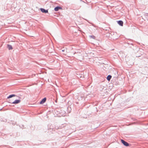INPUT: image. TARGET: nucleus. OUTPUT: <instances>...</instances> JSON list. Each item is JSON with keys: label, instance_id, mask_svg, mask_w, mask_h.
<instances>
[{"label": "nucleus", "instance_id": "obj_1", "mask_svg": "<svg viewBox=\"0 0 148 148\" xmlns=\"http://www.w3.org/2000/svg\"><path fill=\"white\" fill-rule=\"evenodd\" d=\"M121 142L125 146H129V144L127 142L125 141L124 140L122 139L121 140Z\"/></svg>", "mask_w": 148, "mask_h": 148}, {"label": "nucleus", "instance_id": "obj_2", "mask_svg": "<svg viewBox=\"0 0 148 148\" xmlns=\"http://www.w3.org/2000/svg\"><path fill=\"white\" fill-rule=\"evenodd\" d=\"M40 10L42 13H48V10H45L44 9H43V8H40Z\"/></svg>", "mask_w": 148, "mask_h": 148}, {"label": "nucleus", "instance_id": "obj_3", "mask_svg": "<svg viewBox=\"0 0 148 148\" xmlns=\"http://www.w3.org/2000/svg\"><path fill=\"white\" fill-rule=\"evenodd\" d=\"M21 101L20 100H16L14 102L12 103L13 104H17L19 103Z\"/></svg>", "mask_w": 148, "mask_h": 148}, {"label": "nucleus", "instance_id": "obj_4", "mask_svg": "<svg viewBox=\"0 0 148 148\" xmlns=\"http://www.w3.org/2000/svg\"><path fill=\"white\" fill-rule=\"evenodd\" d=\"M46 98H44L40 102V104H42L44 103L46 101Z\"/></svg>", "mask_w": 148, "mask_h": 148}, {"label": "nucleus", "instance_id": "obj_5", "mask_svg": "<svg viewBox=\"0 0 148 148\" xmlns=\"http://www.w3.org/2000/svg\"><path fill=\"white\" fill-rule=\"evenodd\" d=\"M118 23L121 26H123V22L121 21H118Z\"/></svg>", "mask_w": 148, "mask_h": 148}, {"label": "nucleus", "instance_id": "obj_6", "mask_svg": "<svg viewBox=\"0 0 148 148\" xmlns=\"http://www.w3.org/2000/svg\"><path fill=\"white\" fill-rule=\"evenodd\" d=\"M61 9V8L60 7H57L55 8L54 10L55 11H58L59 9Z\"/></svg>", "mask_w": 148, "mask_h": 148}, {"label": "nucleus", "instance_id": "obj_7", "mask_svg": "<svg viewBox=\"0 0 148 148\" xmlns=\"http://www.w3.org/2000/svg\"><path fill=\"white\" fill-rule=\"evenodd\" d=\"M112 77V76L111 75H108L107 77V79L109 81L110 79H111V78Z\"/></svg>", "mask_w": 148, "mask_h": 148}, {"label": "nucleus", "instance_id": "obj_8", "mask_svg": "<svg viewBox=\"0 0 148 148\" xmlns=\"http://www.w3.org/2000/svg\"><path fill=\"white\" fill-rule=\"evenodd\" d=\"M8 48L9 50H11L12 49V46L10 45H8Z\"/></svg>", "mask_w": 148, "mask_h": 148}, {"label": "nucleus", "instance_id": "obj_9", "mask_svg": "<svg viewBox=\"0 0 148 148\" xmlns=\"http://www.w3.org/2000/svg\"><path fill=\"white\" fill-rule=\"evenodd\" d=\"M14 96H15V95H10V96H9L8 97V99H9V98H11V97H14Z\"/></svg>", "mask_w": 148, "mask_h": 148}, {"label": "nucleus", "instance_id": "obj_10", "mask_svg": "<svg viewBox=\"0 0 148 148\" xmlns=\"http://www.w3.org/2000/svg\"><path fill=\"white\" fill-rule=\"evenodd\" d=\"M147 14L148 15V13H147Z\"/></svg>", "mask_w": 148, "mask_h": 148}]
</instances>
